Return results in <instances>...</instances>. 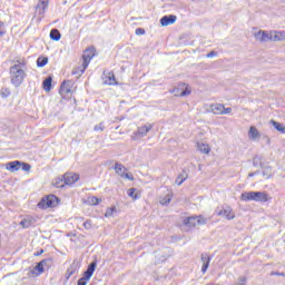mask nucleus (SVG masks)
<instances>
[{
    "label": "nucleus",
    "instance_id": "nucleus-30",
    "mask_svg": "<svg viewBox=\"0 0 285 285\" xmlns=\"http://www.w3.org/2000/svg\"><path fill=\"white\" fill-rule=\"evenodd\" d=\"M52 185L56 188H63V186H66V184L63 181V177L62 178H56L55 181L52 183Z\"/></svg>",
    "mask_w": 285,
    "mask_h": 285
},
{
    "label": "nucleus",
    "instance_id": "nucleus-32",
    "mask_svg": "<svg viewBox=\"0 0 285 285\" xmlns=\"http://www.w3.org/2000/svg\"><path fill=\"white\" fill-rule=\"evenodd\" d=\"M282 38H279V35L277 33V31H272L269 33V41H281Z\"/></svg>",
    "mask_w": 285,
    "mask_h": 285
},
{
    "label": "nucleus",
    "instance_id": "nucleus-37",
    "mask_svg": "<svg viewBox=\"0 0 285 285\" xmlns=\"http://www.w3.org/2000/svg\"><path fill=\"white\" fill-rule=\"evenodd\" d=\"M178 97H188V95H190V89L188 88V86H186L185 89L181 90L180 94H176Z\"/></svg>",
    "mask_w": 285,
    "mask_h": 285
},
{
    "label": "nucleus",
    "instance_id": "nucleus-10",
    "mask_svg": "<svg viewBox=\"0 0 285 285\" xmlns=\"http://www.w3.org/2000/svg\"><path fill=\"white\" fill-rule=\"evenodd\" d=\"M6 168L9 173H17L18 170H21V160L9 161L6 164Z\"/></svg>",
    "mask_w": 285,
    "mask_h": 285
},
{
    "label": "nucleus",
    "instance_id": "nucleus-42",
    "mask_svg": "<svg viewBox=\"0 0 285 285\" xmlns=\"http://www.w3.org/2000/svg\"><path fill=\"white\" fill-rule=\"evenodd\" d=\"M6 35V23L3 21H0V37H4Z\"/></svg>",
    "mask_w": 285,
    "mask_h": 285
},
{
    "label": "nucleus",
    "instance_id": "nucleus-53",
    "mask_svg": "<svg viewBox=\"0 0 285 285\" xmlns=\"http://www.w3.org/2000/svg\"><path fill=\"white\" fill-rule=\"evenodd\" d=\"M255 175H259V171L249 173L248 177H255Z\"/></svg>",
    "mask_w": 285,
    "mask_h": 285
},
{
    "label": "nucleus",
    "instance_id": "nucleus-41",
    "mask_svg": "<svg viewBox=\"0 0 285 285\" xmlns=\"http://www.w3.org/2000/svg\"><path fill=\"white\" fill-rule=\"evenodd\" d=\"M83 228L86 230H90V228H92V220L91 219H87L85 223H83Z\"/></svg>",
    "mask_w": 285,
    "mask_h": 285
},
{
    "label": "nucleus",
    "instance_id": "nucleus-48",
    "mask_svg": "<svg viewBox=\"0 0 285 285\" xmlns=\"http://www.w3.org/2000/svg\"><path fill=\"white\" fill-rule=\"evenodd\" d=\"M136 35H146V30L144 28H137L136 29Z\"/></svg>",
    "mask_w": 285,
    "mask_h": 285
},
{
    "label": "nucleus",
    "instance_id": "nucleus-20",
    "mask_svg": "<svg viewBox=\"0 0 285 285\" xmlns=\"http://www.w3.org/2000/svg\"><path fill=\"white\" fill-rule=\"evenodd\" d=\"M49 37L52 41H59L61 39V32L59 29H51Z\"/></svg>",
    "mask_w": 285,
    "mask_h": 285
},
{
    "label": "nucleus",
    "instance_id": "nucleus-2",
    "mask_svg": "<svg viewBox=\"0 0 285 285\" xmlns=\"http://www.w3.org/2000/svg\"><path fill=\"white\" fill-rule=\"evenodd\" d=\"M95 271H97V261H94L88 265L87 269L82 274V277L78 279L77 285H87L92 275H95Z\"/></svg>",
    "mask_w": 285,
    "mask_h": 285
},
{
    "label": "nucleus",
    "instance_id": "nucleus-38",
    "mask_svg": "<svg viewBox=\"0 0 285 285\" xmlns=\"http://www.w3.org/2000/svg\"><path fill=\"white\" fill-rule=\"evenodd\" d=\"M88 202L89 204H91L92 206H97V204H99V202H101V199L95 197V196H91L88 198Z\"/></svg>",
    "mask_w": 285,
    "mask_h": 285
},
{
    "label": "nucleus",
    "instance_id": "nucleus-50",
    "mask_svg": "<svg viewBox=\"0 0 285 285\" xmlns=\"http://www.w3.org/2000/svg\"><path fill=\"white\" fill-rule=\"evenodd\" d=\"M94 129L97 130H104V122H100L94 127Z\"/></svg>",
    "mask_w": 285,
    "mask_h": 285
},
{
    "label": "nucleus",
    "instance_id": "nucleus-9",
    "mask_svg": "<svg viewBox=\"0 0 285 285\" xmlns=\"http://www.w3.org/2000/svg\"><path fill=\"white\" fill-rule=\"evenodd\" d=\"M37 224V218L35 216H27L20 222V226L22 228H31V226H36Z\"/></svg>",
    "mask_w": 285,
    "mask_h": 285
},
{
    "label": "nucleus",
    "instance_id": "nucleus-49",
    "mask_svg": "<svg viewBox=\"0 0 285 285\" xmlns=\"http://www.w3.org/2000/svg\"><path fill=\"white\" fill-rule=\"evenodd\" d=\"M275 275H277L278 277H285V273H279V272H272L271 273L272 277L275 276Z\"/></svg>",
    "mask_w": 285,
    "mask_h": 285
},
{
    "label": "nucleus",
    "instance_id": "nucleus-16",
    "mask_svg": "<svg viewBox=\"0 0 285 285\" xmlns=\"http://www.w3.org/2000/svg\"><path fill=\"white\" fill-rule=\"evenodd\" d=\"M262 135L259 134V130H257V127L252 126L248 130V138L252 139V141H255L259 139Z\"/></svg>",
    "mask_w": 285,
    "mask_h": 285
},
{
    "label": "nucleus",
    "instance_id": "nucleus-12",
    "mask_svg": "<svg viewBox=\"0 0 285 285\" xmlns=\"http://www.w3.org/2000/svg\"><path fill=\"white\" fill-rule=\"evenodd\" d=\"M200 259L203 263L202 273H206V271H208V267L210 266V256L206 253H203L200 255Z\"/></svg>",
    "mask_w": 285,
    "mask_h": 285
},
{
    "label": "nucleus",
    "instance_id": "nucleus-28",
    "mask_svg": "<svg viewBox=\"0 0 285 285\" xmlns=\"http://www.w3.org/2000/svg\"><path fill=\"white\" fill-rule=\"evenodd\" d=\"M198 150L204 153V155H208V153H210V146L206 144H198Z\"/></svg>",
    "mask_w": 285,
    "mask_h": 285
},
{
    "label": "nucleus",
    "instance_id": "nucleus-54",
    "mask_svg": "<svg viewBox=\"0 0 285 285\" xmlns=\"http://www.w3.org/2000/svg\"><path fill=\"white\" fill-rule=\"evenodd\" d=\"M265 139H266L267 144H271V138L268 136H265Z\"/></svg>",
    "mask_w": 285,
    "mask_h": 285
},
{
    "label": "nucleus",
    "instance_id": "nucleus-7",
    "mask_svg": "<svg viewBox=\"0 0 285 285\" xmlns=\"http://www.w3.org/2000/svg\"><path fill=\"white\" fill-rule=\"evenodd\" d=\"M66 186H72L76 181H79V175L75 173H67L62 176Z\"/></svg>",
    "mask_w": 285,
    "mask_h": 285
},
{
    "label": "nucleus",
    "instance_id": "nucleus-25",
    "mask_svg": "<svg viewBox=\"0 0 285 285\" xmlns=\"http://www.w3.org/2000/svg\"><path fill=\"white\" fill-rule=\"evenodd\" d=\"M272 126H274L275 130L278 132H282V135H285V127L281 122H277L275 120H271Z\"/></svg>",
    "mask_w": 285,
    "mask_h": 285
},
{
    "label": "nucleus",
    "instance_id": "nucleus-31",
    "mask_svg": "<svg viewBox=\"0 0 285 285\" xmlns=\"http://www.w3.org/2000/svg\"><path fill=\"white\" fill-rule=\"evenodd\" d=\"M36 275H41V273H43V271H46V267H43V263L39 262L36 267H35Z\"/></svg>",
    "mask_w": 285,
    "mask_h": 285
},
{
    "label": "nucleus",
    "instance_id": "nucleus-39",
    "mask_svg": "<svg viewBox=\"0 0 285 285\" xmlns=\"http://www.w3.org/2000/svg\"><path fill=\"white\" fill-rule=\"evenodd\" d=\"M30 168H31L30 164L21 161V167H20L21 170H23L24 173H30Z\"/></svg>",
    "mask_w": 285,
    "mask_h": 285
},
{
    "label": "nucleus",
    "instance_id": "nucleus-43",
    "mask_svg": "<svg viewBox=\"0 0 285 285\" xmlns=\"http://www.w3.org/2000/svg\"><path fill=\"white\" fill-rule=\"evenodd\" d=\"M253 166L255 168H257V166H262V160L259 159V157L256 156L253 158Z\"/></svg>",
    "mask_w": 285,
    "mask_h": 285
},
{
    "label": "nucleus",
    "instance_id": "nucleus-13",
    "mask_svg": "<svg viewBox=\"0 0 285 285\" xmlns=\"http://www.w3.org/2000/svg\"><path fill=\"white\" fill-rule=\"evenodd\" d=\"M150 130H153V125L148 124V125L138 127L136 135L138 137H146L148 132H150Z\"/></svg>",
    "mask_w": 285,
    "mask_h": 285
},
{
    "label": "nucleus",
    "instance_id": "nucleus-46",
    "mask_svg": "<svg viewBox=\"0 0 285 285\" xmlns=\"http://www.w3.org/2000/svg\"><path fill=\"white\" fill-rule=\"evenodd\" d=\"M247 279L246 276H240L238 285H246Z\"/></svg>",
    "mask_w": 285,
    "mask_h": 285
},
{
    "label": "nucleus",
    "instance_id": "nucleus-34",
    "mask_svg": "<svg viewBox=\"0 0 285 285\" xmlns=\"http://www.w3.org/2000/svg\"><path fill=\"white\" fill-rule=\"evenodd\" d=\"M59 92L62 97L63 95H68V92H70V89L66 88V81L61 83Z\"/></svg>",
    "mask_w": 285,
    "mask_h": 285
},
{
    "label": "nucleus",
    "instance_id": "nucleus-1",
    "mask_svg": "<svg viewBox=\"0 0 285 285\" xmlns=\"http://www.w3.org/2000/svg\"><path fill=\"white\" fill-rule=\"evenodd\" d=\"M26 68V59L17 60L16 65L10 67V79L11 83L19 88L21 83H23V80L26 79V71L23 70Z\"/></svg>",
    "mask_w": 285,
    "mask_h": 285
},
{
    "label": "nucleus",
    "instance_id": "nucleus-3",
    "mask_svg": "<svg viewBox=\"0 0 285 285\" xmlns=\"http://www.w3.org/2000/svg\"><path fill=\"white\" fill-rule=\"evenodd\" d=\"M207 219L204 216H189L184 219V225L189 228H195V226H204L206 225Z\"/></svg>",
    "mask_w": 285,
    "mask_h": 285
},
{
    "label": "nucleus",
    "instance_id": "nucleus-40",
    "mask_svg": "<svg viewBox=\"0 0 285 285\" xmlns=\"http://www.w3.org/2000/svg\"><path fill=\"white\" fill-rule=\"evenodd\" d=\"M136 190H137L136 188L128 189V191H127L128 197H131L134 199H138L139 197L137 195H135Z\"/></svg>",
    "mask_w": 285,
    "mask_h": 285
},
{
    "label": "nucleus",
    "instance_id": "nucleus-26",
    "mask_svg": "<svg viewBox=\"0 0 285 285\" xmlns=\"http://www.w3.org/2000/svg\"><path fill=\"white\" fill-rule=\"evenodd\" d=\"M273 175V168L271 166H266L263 168V177H266V179H271Z\"/></svg>",
    "mask_w": 285,
    "mask_h": 285
},
{
    "label": "nucleus",
    "instance_id": "nucleus-19",
    "mask_svg": "<svg viewBox=\"0 0 285 285\" xmlns=\"http://www.w3.org/2000/svg\"><path fill=\"white\" fill-rule=\"evenodd\" d=\"M210 111L214 115H223L224 112V105L223 104H215L210 106Z\"/></svg>",
    "mask_w": 285,
    "mask_h": 285
},
{
    "label": "nucleus",
    "instance_id": "nucleus-45",
    "mask_svg": "<svg viewBox=\"0 0 285 285\" xmlns=\"http://www.w3.org/2000/svg\"><path fill=\"white\" fill-rule=\"evenodd\" d=\"M233 112V108L228 107H223V115H230Z\"/></svg>",
    "mask_w": 285,
    "mask_h": 285
},
{
    "label": "nucleus",
    "instance_id": "nucleus-22",
    "mask_svg": "<svg viewBox=\"0 0 285 285\" xmlns=\"http://www.w3.org/2000/svg\"><path fill=\"white\" fill-rule=\"evenodd\" d=\"M255 202H268V194L266 191H256V200Z\"/></svg>",
    "mask_w": 285,
    "mask_h": 285
},
{
    "label": "nucleus",
    "instance_id": "nucleus-35",
    "mask_svg": "<svg viewBox=\"0 0 285 285\" xmlns=\"http://www.w3.org/2000/svg\"><path fill=\"white\" fill-rule=\"evenodd\" d=\"M115 213H117V208L116 207H109L106 210L105 217H112V215H115Z\"/></svg>",
    "mask_w": 285,
    "mask_h": 285
},
{
    "label": "nucleus",
    "instance_id": "nucleus-5",
    "mask_svg": "<svg viewBox=\"0 0 285 285\" xmlns=\"http://www.w3.org/2000/svg\"><path fill=\"white\" fill-rule=\"evenodd\" d=\"M94 57H95V47H88L82 55V61H83L82 70H86L88 68Z\"/></svg>",
    "mask_w": 285,
    "mask_h": 285
},
{
    "label": "nucleus",
    "instance_id": "nucleus-21",
    "mask_svg": "<svg viewBox=\"0 0 285 285\" xmlns=\"http://www.w3.org/2000/svg\"><path fill=\"white\" fill-rule=\"evenodd\" d=\"M188 179V173L186 170H183L181 174L176 178L177 186H181Z\"/></svg>",
    "mask_w": 285,
    "mask_h": 285
},
{
    "label": "nucleus",
    "instance_id": "nucleus-36",
    "mask_svg": "<svg viewBox=\"0 0 285 285\" xmlns=\"http://www.w3.org/2000/svg\"><path fill=\"white\" fill-rule=\"evenodd\" d=\"M0 95L3 99H7V97H10L11 92L9 88H2L0 91Z\"/></svg>",
    "mask_w": 285,
    "mask_h": 285
},
{
    "label": "nucleus",
    "instance_id": "nucleus-4",
    "mask_svg": "<svg viewBox=\"0 0 285 285\" xmlns=\"http://www.w3.org/2000/svg\"><path fill=\"white\" fill-rule=\"evenodd\" d=\"M59 202V198L55 195H48L47 197L42 198L39 203L41 208H55Z\"/></svg>",
    "mask_w": 285,
    "mask_h": 285
},
{
    "label": "nucleus",
    "instance_id": "nucleus-17",
    "mask_svg": "<svg viewBox=\"0 0 285 285\" xmlns=\"http://www.w3.org/2000/svg\"><path fill=\"white\" fill-rule=\"evenodd\" d=\"M269 37H271V33L266 32V31H258L256 35H255V38L261 41L262 43H266V41H269Z\"/></svg>",
    "mask_w": 285,
    "mask_h": 285
},
{
    "label": "nucleus",
    "instance_id": "nucleus-6",
    "mask_svg": "<svg viewBox=\"0 0 285 285\" xmlns=\"http://www.w3.org/2000/svg\"><path fill=\"white\" fill-rule=\"evenodd\" d=\"M79 268H81V262H79V259H73V262L70 264L66 272V279H70L72 275L79 273Z\"/></svg>",
    "mask_w": 285,
    "mask_h": 285
},
{
    "label": "nucleus",
    "instance_id": "nucleus-8",
    "mask_svg": "<svg viewBox=\"0 0 285 285\" xmlns=\"http://www.w3.org/2000/svg\"><path fill=\"white\" fill-rule=\"evenodd\" d=\"M218 217H226L228 220L235 219V213L233 212V208L226 206L225 208L216 212Z\"/></svg>",
    "mask_w": 285,
    "mask_h": 285
},
{
    "label": "nucleus",
    "instance_id": "nucleus-33",
    "mask_svg": "<svg viewBox=\"0 0 285 285\" xmlns=\"http://www.w3.org/2000/svg\"><path fill=\"white\" fill-rule=\"evenodd\" d=\"M40 264H42L43 268H50V266H52V258H45Z\"/></svg>",
    "mask_w": 285,
    "mask_h": 285
},
{
    "label": "nucleus",
    "instance_id": "nucleus-51",
    "mask_svg": "<svg viewBox=\"0 0 285 285\" xmlns=\"http://www.w3.org/2000/svg\"><path fill=\"white\" fill-rule=\"evenodd\" d=\"M213 57H217V52L215 51H210L209 53H207V58L210 59Z\"/></svg>",
    "mask_w": 285,
    "mask_h": 285
},
{
    "label": "nucleus",
    "instance_id": "nucleus-55",
    "mask_svg": "<svg viewBox=\"0 0 285 285\" xmlns=\"http://www.w3.org/2000/svg\"><path fill=\"white\" fill-rule=\"evenodd\" d=\"M181 87H183V88H186V83H183Z\"/></svg>",
    "mask_w": 285,
    "mask_h": 285
},
{
    "label": "nucleus",
    "instance_id": "nucleus-15",
    "mask_svg": "<svg viewBox=\"0 0 285 285\" xmlns=\"http://www.w3.org/2000/svg\"><path fill=\"white\" fill-rule=\"evenodd\" d=\"M257 191H245L240 195L242 202H256Z\"/></svg>",
    "mask_w": 285,
    "mask_h": 285
},
{
    "label": "nucleus",
    "instance_id": "nucleus-24",
    "mask_svg": "<svg viewBox=\"0 0 285 285\" xmlns=\"http://www.w3.org/2000/svg\"><path fill=\"white\" fill-rule=\"evenodd\" d=\"M85 72H86V69H83V60H82L81 66H78L72 70V75H76L77 79H79V77H81V75H83Z\"/></svg>",
    "mask_w": 285,
    "mask_h": 285
},
{
    "label": "nucleus",
    "instance_id": "nucleus-23",
    "mask_svg": "<svg viewBox=\"0 0 285 285\" xmlns=\"http://www.w3.org/2000/svg\"><path fill=\"white\" fill-rule=\"evenodd\" d=\"M115 170H116V175L124 177V174L126 173L127 169L124 167V165H121V163H116Z\"/></svg>",
    "mask_w": 285,
    "mask_h": 285
},
{
    "label": "nucleus",
    "instance_id": "nucleus-52",
    "mask_svg": "<svg viewBox=\"0 0 285 285\" xmlns=\"http://www.w3.org/2000/svg\"><path fill=\"white\" fill-rule=\"evenodd\" d=\"M39 255H43V249H40L39 252H36V253H35V256H36V257H39Z\"/></svg>",
    "mask_w": 285,
    "mask_h": 285
},
{
    "label": "nucleus",
    "instance_id": "nucleus-47",
    "mask_svg": "<svg viewBox=\"0 0 285 285\" xmlns=\"http://www.w3.org/2000/svg\"><path fill=\"white\" fill-rule=\"evenodd\" d=\"M170 202V197H165L163 200H160V204L163 205V206H167V204Z\"/></svg>",
    "mask_w": 285,
    "mask_h": 285
},
{
    "label": "nucleus",
    "instance_id": "nucleus-44",
    "mask_svg": "<svg viewBox=\"0 0 285 285\" xmlns=\"http://www.w3.org/2000/svg\"><path fill=\"white\" fill-rule=\"evenodd\" d=\"M121 177L124 179H129V181H132L135 179V177H132V174H128V173H125Z\"/></svg>",
    "mask_w": 285,
    "mask_h": 285
},
{
    "label": "nucleus",
    "instance_id": "nucleus-14",
    "mask_svg": "<svg viewBox=\"0 0 285 285\" xmlns=\"http://www.w3.org/2000/svg\"><path fill=\"white\" fill-rule=\"evenodd\" d=\"M46 8H48V0H39V3L36 7L38 14L43 17L46 14Z\"/></svg>",
    "mask_w": 285,
    "mask_h": 285
},
{
    "label": "nucleus",
    "instance_id": "nucleus-27",
    "mask_svg": "<svg viewBox=\"0 0 285 285\" xmlns=\"http://www.w3.org/2000/svg\"><path fill=\"white\" fill-rule=\"evenodd\" d=\"M48 65V57H39L37 59V66L38 68H43L45 66Z\"/></svg>",
    "mask_w": 285,
    "mask_h": 285
},
{
    "label": "nucleus",
    "instance_id": "nucleus-11",
    "mask_svg": "<svg viewBox=\"0 0 285 285\" xmlns=\"http://www.w3.org/2000/svg\"><path fill=\"white\" fill-rule=\"evenodd\" d=\"M175 21H177V16L175 14L164 16L160 19V24L164 27L171 26L173 23H175Z\"/></svg>",
    "mask_w": 285,
    "mask_h": 285
},
{
    "label": "nucleus",
    "instance_id": "nucleus-18",
    "mask_svg": "<svg viewBox=\"0 0 285 285\" xmlns=\"http://www.w3.org/2000/svg\"><path fill=\"white\" fill-rule=\"evenodd\" d=\"M42 88L46 92H50V90H52V76L47 77L42 81Z\"/></svg>",
    "mask_w": 285,
    "mask_h": 285
},
{
    "label": "nucleus",
    "instance_id": "nucleus-29",
    "mask_svg": "<svg viewBox=\"0 0 285 285\" xmlns=\"http://www.w3.org/2000/svg\"><path fill=\"white\" fill-rule=\"evenodd\" d=\"M105 83L107 86H117V80L115 79V75H111L105 79Z\"/></svg>",
    "mask_w": 285,
    "mask_h": 285
}]
</instances>
